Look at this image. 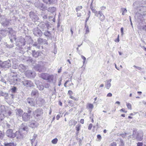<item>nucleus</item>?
Here are the masks:
<instances>
[{
    "mask_svg": "<svg viewBox=\"0 0 146 146\" xmlns=\"http://www.w3.org/2000/svg\"><path fill=\"white\" fill-rule=\"evenodd\" d=\"M137 130H133V139L138 141H141L143 139V133L141 131H137Z\"/></svg>",
    "mask_w": 146,
    "mask_h": 146,
    "instance_id": "obj_1",
    "label": "nucleus"
},
{
    "mask_svg": "<svg viewBox=\"0 0 146 146\" xmlns=\"http://www.w3.org/2000/svg\"><path fill=\"white\" fill-rule=\"evenodd\" d=\"M28 130V128L27 126L25 125L23 123L21 125L19 130L18 131H16V134H18V136H17V138H21L23 137V135L22 133H21V132L24 131H27Z\"/></svg>",
    "mask_w": 146,
    "mask_h": 146,
    "instance_id": "obj_2",
    "label": "nucleus"
},
{
    "mask_svg": "<svg viewBox=\"0 0 146 146\" xmlns=\"http://www.w3.org/2000/svg\"><path fill=\"white\" fill-rule=\"evenodd\" d=\"M40 77L44 80H47L49 82L53 81L54 77L53 75H50L46 73H42L40 74Z\"/></svg>",
    "mask_w": 146,
    "mask_h": 146,
    "instance_id": "obj_3",
    "label": "nucleus"
},
{
    "mask_svg": "<svg viewBox=\"0 0 146 146\" xmlns=\"http://www.w3.org/2000/svg\"><path fill=\"white\" fill-rule=\"evenodd\" d=\"M7 135L10 138H13L15 137V136L17 137L18 136V134H16L15 133H13V130L11 129H9L6 131Z\"/></svg>",
    "mask_w": 146,
    "mask_h": 146,
    "instance_id": "obj_4",
    "label": "nucleus"
},
{
    "mask_svg": "<svg viewBox=\"0 0 146 146\" xmlns=\"http://www.w3.org/2000/svg\"><path fill=\"white\" fill-rule=\"evenodd\" d=\"M28 125L30 127L35 128L38 126V124L36 121L32 120L29 122Z\"/></svg>",
    "mask_w": 146,
    "mask_h": 146,
    "instance_id": "obj_5",
    "label": "nucleus"
},
{
    "mask_svg": "<svg viewBox=\"0 0 146 146\" xmlns=\"http://www.w3.org/2000/svg\"><path fill=\"white\" fill-rule=\"evenodd\" d=\"M96 16L98 17L100 20L101 21H103L105 19V16L103 14L102 11H99L98 12L96 11Z\"/></svg>",
    "mask_w": 146,
    "mask_h": 146,
    "instance_id": "obj_6",
    "label": "nucleus"
},
{
    "mask_svg": "<svg viewBox=\"0 0 146 146\" xmlns=\"http://www.w3.org/2000/svg\"><path fill=\"white\" fill-rule=\"evenodd\" d=\"M2 68H9L11 66V65L7 61H5L3 62L2 63Z\"/></svg>",
    "mask_w": 146,
    "mask_h": 146,
    "instance_id": "obj_7",
    "label": "nucleus"
},
{
    "mask_svg": "<svg viewBox=\"0 0 146 146\" xmlns=\"http://www.w3.org/2000/svg\"><path fill=\"white\" fill-rule=\"evenodd\" d=\"M35 114L37 117H38L41 115L42 113V110H36L35 111Z\"/></svg>",
    "mask_w": 146,
    "mask_h": 146,
    "instance_id": "obj_8",
    "label": "nucleus"
},
{
    "mask_svg": "<svg viewBox=\"0 0 146 146\" xmlns=\"http://www.w3.org/2000/svg\"><path fill=\"white\" fill-rule=\"evenodd\" d=\"M73 84L72 83L70 82L69 80H67V81L64 83V86L65 87H69L70 86L73 85Z\"/></svg>",
    "mask_w": 146,
    "mask_h": 146,
    "instance_id": "obj_9",
    "label": "nucleus"
},
{
    "mask_svg": "<svg viewBox=\"0 0 146 146\" xmlns=\"http://www.w3.org/2000/svg\"><path fill=\"white\" fill-rule=\"evenodd\" d=\"M56 10V8L54 7H50L48 9V11L52 13L54 12Z\"/></svg>",
    "mask_w": 146,
    "mask_h": 146,
    "instance_id": "obj_10",
    "label": "nucleus"
},
{
    "mask_svg": "<svg viewBox=\"0 0 146 146\" xmlns=\"http://www.w3.org/2000/svg\"><path fill=\"white\" fill-rule=\"evenodd\" d=\"M43 2L47 4H52L54 2V0H42Z\"/></svg>",
    "mask_w": 146,
    "mask_h": 146,
    "instance_id": "obj_11",
    "label": "nucleus"
},
{
    "mask_svg": "<svg viewBox=\"0 0 146 146\" xmlns=\"http://www.w3.org/2000/svg\"><path fill=\"white\" fill-rule=\"evenodd\" d=\"M32 84V83L30 81L26 80L25 81L24 85L27 86H31Z\"/></svg>",
    "mask_w": 146,
    "mask_h": 146,
    "instance_id": "obj_12",
    "label": "nucleus"
},
{
    "mask_svg": "<svg viewBox=\"0 0 146 146\" xmlns=\"http://www.w3.org/2000/svg\"><path fill=\"white\" fill-rule=\"evenodd\" d=\"M4 145L5 146H16L17 145L16 143H5Z\"/></svg>",
    "mask_w": 146,
    "mask_h": 146,
    "instance_id": "obj_13",
    "label": "nucleus"
},
{
    "mask_svg": "<svg viewBox=\"0 0 146 146\" xmlns=\"http://www.w3.org/2000/svg\"><path fill=\"white\" fill-rule=\"evenodd\" d=\"M94 108V105L92 104H88L87 106V108L90 110H92Z\"/></svg>",
    "mask_w": 146,
    "mask_h": 146,
    "instance_id": "obj_14",
    "label": "nucleus"
},
{
    "mask_svg": "<svg viewBox=\"0 0 146 146\" xmlns=\"http://www.w3.org/2000/svg\"><path fill=\"white\" fill-rule=\"evenodd\" d=\"M77 123V121L73 120H70L69 122V124L70 125H75Z\"/></svg>",
    "mask_w": 146,
    "mask_h": 146,
    "instance_id": "obj_15",
    "label": "nucleus"
},
{
    "mask_svg": "<svg viewBox=\"0 0 146 146\" xmlns=\"http://www.w3.org/2000/svg\"><path fill=\"white\" fill-rule=\"evenodd\" d=\"M33 74V72L31 71H28L26 72L25 75L28 77L31 76Z\"/></svg>",
    "mask_w": 146,
    "mask_h": 146,
    "instance_id": "obj_16",
    "label": "nucleus"
},
{
    "mask_svg": "<svg viewBox=\"0 0 146 146\" xmlns=\"http://www.w3.org/2000/svg\"><path fill=\"white\" fill-rule=\"evenodd\" d=\"M27 101L29 104H31L33 103V99L31 98H28L27 99Z\"/></svg>",
    "mask_w": 146,
    "mask_h": 146,
    "instance_id": "obj_17",
    "label": "nucleus"
},
{
    "mask_svg": "<svg viewBox=\"0 0 146 146\" xmlns=\"http://www.w3.org/2000/svg\"><path fill=\"white\" fill-rule=\"evenodd\" d=\"M58 141V139L56 138H55L52 140L51 142L53 144H56L57 143Z\"/></svg>",
    "mask_w": 146,
    "mask_h": 146,
    "instance_id": "obj_18",
    "label": "nucleus"
},
{
    "mask_svg": "<svg viewBox=\"0 0 146 146\" xmlns=\"http://www.w3.org/2000/svg\"><path fill=\"white\" fill-rule=\"evenodd\" d=\"M4 136V133L0 131V139H2Z\"/></svg>",
    "mask_w": 146,
    "mask_h": 146,
    "instance_id": "obj_19",
    "label": "nucleus"
},
{
    "mask_svg": "<svg viewBox=\"0 0 146 146\" xmlns=\"http://www.w3.org/2000/svg\"><path fill=\"white\" fill-rule=\"evenodd\" d=\"M126 106L128 109L131 110L132 109V106L130 103H126Z\"/></svg>",
    "mask_w": 146,
    "mask_h": 146,
    "instance_id": "obj_20",
    "label": "nucleus"
},
{
    "mask_svg": "<svg viewBox=\"0 0 146 146\" xmlns=\"http://www.w3.org/2000/svg\"><path fill=\"white\" fill-rule=\"evenodd\" d=\"M82 8V6H78L76 8V10L77 12L80 11Z\"/></svg>",
    "mask_w": 146,
    "mask_h": 146,
    "instance_id": "obj_21",
    "label": "nucleus"
},
{
    "mask_svg": "<svg viewBox=\"0 0 146 146\" xmlns=\"http://www.w3.org/2000/svg\"><path fill=\"white\" fill-rule=\"evenodd\" d=\"M17 113L19 114H21L23 113V110L21 109H17Z\"/></svg>",
    "mask_w": 146,
    "mask_h": 146,
    "instance_id": "obj_22",
    "label": "nucleus"
},
{
    "mask_svg": "<svg viewBox=\"0 0 146 146\" xmlns=\"http://www.w3.org/2000/svg\"><path fill=\"white\" fill-rule=\"evenodd\" d=\"M121 9L122 11V15H124L127 12V10L125 8H122Z\"/></svg>",
    "mask_w": 146,
    "mask_h": 146,
    "instance_id": "obj_23",
    "label": "nucleus"
},
{
    "mask_svg": "<svg viewBox=\"0 0 146 146\" xmlns=\"http://www.w3.org/2000/svg\"><path fill=\"white\" fill-rule=\"evenodd\" d=\"M37 92L35 91H33L31 93V94L32 96H35L36 95Z\"/></svg>",
    "mask_w": 146,
    "mask_h": 146,
    "instance_id": "obj_24",
    "label": "nucleus"
},
{
    "mask_svg": "<svg viewBox=\"0 0 146 146\" xmlns=\"http://www.w3.org/2000/svg\"><path fill=\"white\" fill-rule=\"evenodd\" d=\"M120 143L119 145L120 146H124V143L123 142V140L121 139H120Z\"/></svg>",
    "mask_w": 146,
    "mask_h": 146,
    "instance_id": "obj_25",
    "label": "nucleus"
},
{
    "mask_svg": "<svg viewBox=\"0 0 146 146\" xmlns=\"http://www.w3.org/2000/svg\"><path fill=\"white\" fill-rule=\"evenodd\" d=\"M17 88L13 86L12 88H11V90L12 92L13 93H15V92Z\"/></svg>",
    "mask_w": 146,
    "mask_h": 146,
    "instance_id": "obj_26",
    "label": "nucleus"
},
{
    "mask_svg": "<svg viewBox=\"0 0 146 146\" xmlns=\"http://www.w3.org/2000/svg\"><path fill=\"white\" fill-rule=\"evenodd\" d=\"M44 34L46 36H49L50 35V33L49 32L46 31L44 33Z\"/></svg>",
    "mask_w": 146,
    "mask_h": 146,
    "instance_id": "obj_27",
    "label": "nucleus"
},
{
    "mask_svg": "<svg viewBox=\"0 0 146 146\" xmlns=\"http://www.w3.org/2000/svg\"><path fill=\"white\" fill-rule=\"evenodd\" d=\"M81 125L80 124H78L76 126V130L77 131H79L80 130V127Z\"/></svg>",
    "mask_w": 146,
    "mask_h": 146,
    "instance_id": "obj_28",
    "label": "nucleus"
},
{
    "mask_svg": "<svg viewBox=\"0 0 146 146\" xmlns=\"http://www.w3.org/2000/svg\"><path fill=\"white\" fill-rule=\"evenodd\" d=\"M117 144L116 142H113L111 143L109 146H117Z\"/></svg>",
    "mask_w": 146,
    "mask_h": 146,
    "instance_id": "obj_29",
    "label": "nucleus"
},
{
    "mask_svg": "<svg viewBox=\"0 0 146 146\" xmlns=\"http://www.w3.org/2000/svg\"><path fill=\"white\" fill-rule=\"evenodd\" d=\"M81 58L83 60V62L84 64L86 60V58L83 55L81 56Z\"/></svg>",
    "mask_w": 146,
    "mask_h": 146,
    "instance_id": "obj_30",
    "label": "nucleus"
},
{
    "mask_svg": "<svg viewBox=\"0 0 146 146\" xmlns=\"http://www.w3.org/2000/svg\"><path fill=\"white\" fill-rule=\"evenodd\" d=\"M120 111H122L124 113H126L127 112L125 108H122L121 109V110H120Z\"/></svg>",
    "mask_w": 146,
    "mask_h": 146,
    "instance_id": "obj_31",
    "label": "nucleus"
},
{
    "mask_svg": "<svg viewBox=\"0 0 146 146\" xmlns=\"http://www.w3.org/2000/svg\"><path fill=\"white\" fill-rule=\"evenodd\" d=\"M70 98L71 99H72L75 101H76L78 100L77 99L75 98L73 96H72V95L70 96Z\"/></svg>",
    "mask_w": 146,
    "mask_h": 146,
    "instance_id": "obj_32",
    "label": "nucleus"
},
{
    "mask_svg": "<svg viewBox=\"0 0 146 146\" xmlns=\"http://www.w3.org/2000/svg\"><path fill=\"white\" fill-rule=\"evenodd\" d=\"M97 137L99 141H100L101 140L102 137L100 135H97Z\"/></svg>",
    "mask_w": 146,
    "mask_h": 146,
    "instance_id": "obj_33",
    "label": "nucleus"
},
{
    "mask_svg": "<svg viewBox=\"0 0 146 146\" xmlns=\"http://www.w3.org/2000/svg\"><path fill=\"white\" fill-rule=\"evenodd\" d=\"M89 32V30L88 26L86 27V34H88Z\"/></svg>",
    "mask_w": 146,
    "mask_h": 146,
    "instance_id": "obj_34",
    "label": "nucleus"
},
{
    "mask_svg": "<svg viewBox=\"0 0 146 146\" xmlns=\"http://www.w3.org/2000/svg\"><path fill=\"white\" fill-rule=\"evenodd\" d=\"M119 35H118V37H117V38L115 40V42H119Z\"/></svg>",
    "mask_w": 146,
    "mask_h": 146,
    "instance_id": "obj_35",
    "label": "nucleus"
},
{
    "mask_svg": "<svg viewBox=\"0 0 146 146\" xmlns=\"http://www.w3.org/2000/svg\"><path fill=\"white\" fill-rule=\"evenodd\" d=\"M37 71L39 72H41L42 71V69L40 67H38V68H37Z\"/></svg>",
    "mask_w": 146,
    "mask_h": 146,
    "instance_id": "obj_36",
    "label": "nucleus"
},
{
    "mask_svg": "<svg viewBox=\"0 0 146 146\" xmlns=\"http://www.w3.org/2000/svg\"><path fill=\"white\" fill-rule=\"evenodd\" d=\"M143 144L141 142H138L137 143V146H143Z\"/></svg>",
    "mask_w": 146,
    "mask_h": 146,
    "instance_id": "obj_37",
    "label": "nucleus"
},
{
    "mask_svg": "<svg viewBox=\"0 0 146 146\" xmlns=\"http://www.w3.org/2000/svg\"><path fill=\"white\" fill-rule=\"evenodd\" d=\"M92 127V124H91V123H90L89 125V126H88V129H89V130L91 129Z\"/></svg>",
    "mask_w": 146,
    "mask_h": 146,
    "instance_id": "obj_38",
    "label": "nucleus"
},
{
    "mask_svg": "<svg viewBox=\"0 0 146 146\" xmlns=\"http://www.w3.org/2000/svg\"><path fill=\"white\" fill-rule=\"evenodd\" d=\"M68 93L70 96L72 95L73 94V92L71 90H69L68 92Z\"/></svg>",
    "mask_w": 146,
    "mask_h": 146,
    "instance_id": "obj_39",
    "label": "nucleus"
},
{
    "mask_svg": "<svg viewBox=\"0 0 146 146\" xmlns=\"http://www.w3.org/2000/svg\"><path fill=\"white\" fill-rule=\"evenodd\" d=\"M37 31V34L38 35L40 36L41 35V31L40 30H38Z\"/></svg>",
    "mask_w": 146,
    "mask_h": 146,
    "instance_id": "obj_40",
    "label": "nucleus"
},
{
    "mask_svg": "<svg viewBox=\"0 0 146 146\" xmlns=\"http://www.w3.org/2000/svg\"><path fill=\"white\" fill-rule=\"evenodd\" d=\"M38 42H43V39L40 38H39L38 40Z\"/></svg>",
    "mask_w": 146,
    "mask_h": 146,
    "instance_id": "obj_41",
    "label": "nucleus"
},
{
    "mask_svg": "<svg viewBox=\"0 0 146 146\" xmlns=\"http://www.w3.org/2000/svg\"><path fill=\"white\" fill-rule=\"evenodd\" d=\"M37 137V135L36 134H34L33 136V139L35 140L36 138Z\"/></svg>",
    "mask_w": 146,
    "mask_h": 146,
    "instance_id": "obj_42",
    "label": "nucleus"
},
{
    "mask_svg": "<svg viewBox=\"0 0 146 146\" xmlns=\"http://www.w3.org/2000/svg\"><path fill=\"white\" fill-rule=\"evenodd\" d=\"M106 7L104 6H102L101 7V9L102 10H104L106 9Z\"/></svg>",
    "mask_w": 146,
    "mask_h": 146,
    "instance_id": "obj_43",
    "label": "nucleus"
},
{
    "mask_svg": "<svg viewBox=\"0 0 146 146\" xmlns=\"http://www.w3.org/2000/svg\"><path fill=\"white\" fill-rule=\"evenodd\" d=\"M31 110L30 109V108H28V110L27 111V113L28 114H30L31 113Z\"/></svg>",
    "mask_w": 146,
    "mask_h": 146,
    "instance_id": "obj_44",
    "label": "nucleus"
},
{
    "mask_svg": "<svg viewBox=\"0 0 146 146\" xmlns=\"http://www.w3.org/2000/svg\"><path fill=\"white\" fill-rule=\"evenodd\" d=\"M123 28L122 27L121 29V31L122 35H123Z\"/></svg>",
    "mask_w": 146,
    "mask_h": 146,
    "instance_id": "obj_45",
    "label": "nucleus"
},
{
    "mask_svg": "<svg viewBox=\"0 0 146 146\" xmlns=\"http://www.w3.org/2000/svg\"><path fill=\"white\" fill-rule=\"evenodd\" d=\"M62 80L61 79L60 80L58 83V86H60L61 84V82H62Z\"/></svg>",
    "mask_w": 146,
    "mask_h": 146,
    "instance_id": "obj_46",
    "label": "nucleus"
},
{
    "mask_svg": "<svg viewBox=\"0 0 146 146\" xmlns=\"http://www.w3.org/2000/svg\"><path fill=\"white\" fill-rule=\"evenodd\" d=\"M126 133H125L124 134H120V135L123 137H125L126 136Z\"/></svg>",
    "mask_w": 146,
    "mask_h": 146,
    "instance_id": "obj_47",
    "label": "nucleus"
},
{
    "mask_svg": "<svg viewBox=\"0 0 146 146\" xmlns=\"http://www.w3.org/2000/svg\"><path fill=\"white\" fill-rule=\"evenodd\" d=\"M112 96V94L111 93H109L107 95L108 97H111Z\"/></svg>",
    "mask_w": 146,
    "mask_h": 146,
    "instance_id": "obj_48",
    "label": "nucleus"
},
{
    "mask_svg": "<svg viewBox=\"0 0 146 146\" xmlns=\"http://www.w3.org/2000/svg\"><path fill=\"white\" fill-rule=\"evenodd\" d=\"M143 29L146 31V25L143 27Z\"/></svg>",
    "mask_w": 146,
    "mask_h": 146,
    "instance_id": "obj_49",
    "label": "nucleus"
},
{
    "mask_svg": "<svg viewBox=\"0 0 146 146\" xmlns=\"http://www.w3.org/2000/svg\"><path fill=\"white\" fill-rule=\"evenodd\" d=\"M80 122L82 124L84 123V119H81L80 120Z\"/></svg>",
    "mask_w": 146,
    "mask_h": 146,
    "instance_id": "obj_50",
    "label": "nucleus"
},
{
    "mask_svg": "<svg viewBox=\"0 0 146 146\" xmlns=\"http://www.w3.org/2000/svg\"><path fill=\"white\" fill-rule=\"evenodd\" d=\"M77 16L78 17H80L81 15V13H77Z\"/></svg>",
    "mask_w": 146,
    "mask_h": 146,
    "instance_id": "obj_51",
    "label": "nucleus"
},
{
    "mask_svg": "<svg viewBox=\"0 0 146 146\" xmlns=\"http://www.w3.org/2000/svg\"><path fill=\"white\" fill-rule=\"evenodd\" d=\"M35 139H31V144H33V143L35 141Z\"/></svg>",
    "mask_w": 146,
    "mask_h": 146,
    "instance_id": "obj_52",
    "label": "nucleus"
},
{
    "mask_svg": "<svg viewBox=\"0 0 146 146\" xmlns=\"http://www.w3.org/2000/svg\"><path fill=\"white\" fill-rule=\"evenodd\" d=\"M82 141V140H81V139H80L79 141V143L80 145H81Z\"/></svg>",
    "mask_w": 146,
    "mask_h": 146,
    "instance_id": "obj_53",
    "label": "nucleus"
},
{
    "mask_svg": "<svg viewBox=\"0 0 146 146\" xmlns=\"http://www.w3.org/2000/svg\"><path fill=\"white\" fill-rule=\"evenodd\" d=\"M92 9V12H93L94 13H96V12H95V11L96 10H95L94 9ZM95 15H96V14H95Z\"/></svg>",
    "mask_w": 146,
    "mask_h": 146,
    "instance_id": "obj_54",
    "label": "nucleus"
},
{
    "mask_svg": "<svg viewBox=\"0 0 146 146\" xmlns=\"http://www.w3.org/2000/svg\"><path fill=\"white\" fill-rule=\"evenodd\" d=\"M115 104H117L118 105H119L120 104V102L119 101H117L115 102Z\"/></svg>",
    "mask_w": 146,
    "mask_h": 146,
    "instance_id": "obj_55",
    "label": "nucleus"
},
{
    "mask_svg": "<svg viewBox=\"0 0 146 146\" xmlns=\"http://www.w3.org/2000/svg\"><path fill=\"white\" fill-rule=\"evenodd\" d=\"M121 116L123 117H125V114H122Z\"/></svg>",
    "mask_w": 146,
    "mask_h": 146,
    "instance_id": "obj_56",
    "label": "nucleus"
},
{
    "mask_svg": "<svg viewBox=\"0 0 146 146\" xmlns=\"http://www.w3.org/2000/svg\"><path fill=\"white\" fill-rule=\"evenodd\" d=\"M104 86V84H101L100 86V87H103Z\"/></svg>",
    "mask_w": 146,
    "mask_h": 146,
    "instance_id": "obj_57",
    "label": "nucleus"
},
{
    "mask_svg": "<svg viewBox=\"0 0 146 146\" xmlns=\"http://www.w3.org/2000/svg\"><path fill=\"white\" fill-rule=\"evenodd\" d=\"M137 93L140 95H141L142 93V92H141L140 91L137 92Z\"/></svg>",
    "mask_w": 146,
    "mask_h": 146,
    "instance_id": "obj_58",
    "label": "nucleus"
},
{
    "mask_svg": "<svg viewBox=\"0 0 146 146\" xmlns=\"http://www.w3.org/2000/svg\"><path fill=\"white\" fill-rule=\"evenodd\" d=\"M59 104L60 106H62V103L61 102H59Z\"/></svg>",
    "mask_w": 146,
    "mask_h": 146,
    "instance_id": "obj_59",
    "label": "nucleus"
},
{
    "mask_svg": "<svg viewBox=\"0 0 146 146\" xmlns=\"http://www.w3.org/2000/svg\"><path fill=\"white\" fill-rule=\"evenodd\" d=\"M70 31H71L72 35H73V31L72 30V29H71Z\"/></svg>",
    "mask_w": 146,
    "mask_h": 146,
    "instance_id": "obj_60",
    "label": "nucleus"
},
{
    "mask_svg": "<svg viewBox=\"0 0 146 146\" xmlns=\"http://www.w3.org/2000/svg\"><path fill=\"white\" fill-rule=\"evenodd\" d=\"M143 103L144 105H146V102H145L143 101Z\"/></svg>",
    "mask_w": 146,
    "mask_h": 146,
    "instance_id": "obj_61",
    "label": "nucleus"
},
{
    "mask_svg": "<svg viewBox=\"0 0 146 146\" xmlns=\"http://www.w3.org/2000/svg\"><path fill=\"white\" fill-rule=\"evenodd\" d=\"M107 132V131L106 130V129H105L104 130V133H106Z\"/></svg>",
    "mask_w": 146,
    "mask_h": 146,
    "instance_id": "obj_62",
    "label": "nucleus"
},
{
    "mask_svg": "<svg viewBox=\"0 0 146 146\" xmlns=\"http://www.w3.org/2000/svg\"><path fill=\"white\" fill-rule=\"evenodd\" d=\"M88 18H89V17L88 18H87L86 19V23L87 21H88Z\"/></svg>",
    "mask_w": 146,
    "mask_h": 146,
    "instance_id": "obj_63",
    "label": "nucleus"
},
{
    "mask_svg": "<svg viewBox=\"0 0 146 146\" xmlns=\"http://www.w3.org/2000/svg\"><path fill=\"white\" fill-rule=\"evenodd\" d=\"M67 61L69 62V64H71L70 62V60L69 59H68L67 60Z\"/></svg>",
    "mask_w": 146,
    "mask_h": 146,
    "instance_id": "obj_64",
    "label": "nucleus"
}]
</instances>
